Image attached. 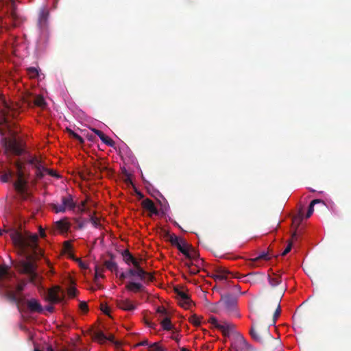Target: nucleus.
<instances>
[{"mask_svg":"<svg viewBox=\"0 0 351 351\" xmlns=\"http://www.w3.org/2000/svg\"><path fill=\"white\" fill-rule=\"evenodd\" d=\"M9 234L14 245L19 248L21 252L24 254L25 258V260H22L19 263V270L23 274H27L31 282L37 284L38 275L36 271V265L35 261L43 256L42 251L37 245L38 236L33 234L25 239L21 232L16 230H10Z\"/></svg>","mask_w":351,"mask_h":351,"instance_id":"nucleus-1","label":"nucleus"},{"mask_svg":"<svg viewBox=\"0 0 351 351\" xmlns=\"http://www.w3.org/2000/svg\"><path fill=\"white\" fill-rule=\"evenodd\" d=\"M12 282V274L8 271V267L5 265H0V289L4 290L7 298L17 305L26 304V300L22 295H18L16 293L11 289Z\"/></svg>","mask_w":351,"mask_h":351,"instance_id":"nucleus-2","label":"nucleus"},{"mask_svg":"<svg viewBox=\"0 0 351 351\" xmlns=\"http://www.w3.org/2000/svg\"><path fill=\"white\" fill-rule=\"evenodd\" d=\"M237 297L230 293L221 295L219 302V304L224 313L230 316L239 317L240 315L237 311Z\"/></svg>","mask_w":351,"mask_h":351,"instance_id":"nucleus-3","label":"nucleus"},{"mask_svg":"<svg viewBox=\"0 0 351 351\" xmlns=\"http://www.w3.org/2000/svg\"><path fill=\"white\" fill-rule=\"evenodd\" d=\"M1 101L2 102V107L0 110V125H4L10 130V119L15 118L19 112L16 105L8 104L3 98H1Z\"/></svg>","mask_w":351,"mask_h":351,"instance_id":"nucleus-4","label":"nucleus"},{"mask_svg":"<svg viewBox=\"0 0 351 351\" xmlns=\"http://www.w3.org/2000/svg\"><path fill=\"white\" fill-rule=\"evenodd\" d=\"M17 180L14 183L16 191L21 193L25 194L27 190L28 180L25 177V164L18 160L16 164Z\"/></svg>","mask_w":351,"mask_h":351,"instance_id":"nucleus-5","label":"nucleus"},{"mask_svg":"<svg viewBox=\"0 0 351 351\" xmlns=\"http://www.w3.org/2000/svg\"><path fill=\"white\" fill-rule=\"evenodd\" d=\"M252 338L261 343H263L266 339H273L269 328L267 326H259L253 324L250 330Z\"/></svg>","mask_w":351,"mask_h":351,"instance_id":"nucleus-6","label":"nucleus"},{"mask_svg":"<svg viewBox=\"0 0 351 351\" xmlns=\"http://www.w3.org/2000/svg\"><path fill=\"white\" fill-rule=\"evenodd\" d=\"M130 276L136 277L141 281L149 282L154 280V276L146 271L140 265V263H134V268L128 269Z\"/></svg>","mask_w":351,"mask_h":351,"instance_id":"nucleus-7","label":"nucleus"},{"mask_svg":"<svg viewBox=\"0 0 351 351\" xmlns=\"http://www.w3.org/2000/svg\"><path fill=\"white\" fill-rule=\"evenodd\" d=\"M52 210L56 213H64L66 209L74 210L75 208V203L73 201V197L70 194L61 197V204H52Z\"/></svg>","mask_w":351,"mask_h":351,"instance_id":"nucleus-8","label":"nucleus"},{"mask_svg":"<svg viewBox=\"0 0 351 351\" xmlns=\"http://www.w3.org/2000/svg\"><path fill=\"white\" fill-rule=\"evenodd\" d=\"M3 146L7 153L19 156L23 152L21 143L15 137L12 139L4 138Z\"/></svg>","mask_w":351,"mask_h":351,"instance_id":"nucleus-9","label":"nucleus"},{"mask_svg":"<svg viewBox=\"0 0 351 351\" xmlns=\"http://www.w3.org/2000/svg\"><path fill=\"white\" fill-rule=\"evenodd\" d=\"M64 298V293L59 286H54L47 291L46 299L51 303L62 302Z\"/></svg>","mask_w":351,"mask_h":351,"instance_id":"nucleus-10","label":"nucleus"},{"mask_svg":"<svg viewBox=\"0 0 351 351\" xmlns=\"http://www.w3.org/2000/svg\"><path fill=\"white\" fill-rule=\"evenodd\" d=\"M27 163L32 165L36 169V178L38 180L42 179L46 173L48 169L44 167L42 160L37 157L34 156L27 160Z\"/></svg>","mask_w":351,"mask_h":351,"instance_id":"nucleus-11","label":"nucleus"},{"mask_svg":"<svg viewBox=\"0 0 351 351\" xmlns=\"http://www.w3.org/2000/svg\"><path fill=\"white\" fill-rule=\"evenodd\" d=\"M210 322L214 325L215 328L219 329L225 336H228L230 332H232L234 329V324L228 322L219 324L217 318L215 317L210 318Z\"/></svg>","mask_w":351,"mask_h":351,"instance_id":"nucleus-12","label":"nucleus"},{"mask_svg":"<svg viewBox=\"0 0 351 351\" xmlns=\"http://www.w3.org/2000/svg\"><path fill=\"white\" fill-rule=\"evenodd\" d=\"M26 305H27L28 310L32 313H41L43 311L42 305L35 298L27 300Z\"/></svg>","mask_w":351,"mask_h":351,"instance_id":"nucleus-13","label":"nucleus"},{"mask_svg":"<svg viewBox=\"0 0 351 351\" xmlns=\"http://www.w3.org/2000/svg\"><path fill=\"white\" fill-rule=\"evenodd\" d=\"M142 207L149 212V216L151 217L152 215H158V211L156 208L154 202L149 199L146 198L141 202Z\"/></svg>","mask_w":351,"mask_h":351,"instance_id":"nucleus-14","label":"nucleus"},{"mask_svg":"<svg viewBox=\"0 0 351 351\" xmlns=\"http://www.w3.org/2000/svg\"><path fill=\"white\" fill-rule=\"evenodd\" d=\"M175 292L179 298L180 305L186 308H188L191 302L190 297L178 288L175 289Z\"/></svg>","mask_w":351,"mask_h":351,"instance_id":"nucleus-15","label":"nucleus"},{"mask_svg":"<svg viewBox=\"0 0 351 351\" xmlns=\"http://www.w3.org/2000/svg\"><path fill=\"white\" fill-rule=\"evenodd\" d=\"M93 337L95 339L97 340L101 343H104L106 341H110L112 343H117V342L114 341V337L113 335L106 336L102 331L94 332Z\"/></svg>","mask_w":351,"mask_h":351,"instance_id":"nucleus-16","label":"nucleus"},{"mask_svg":"<svg viewBox=\"0 0 351 351\" xmlns=\"http://www.w3.org/2000/svg\"><path fill=\"white\" fill-rule=\"evenodd\" d=\"M116 304L119 308L123 311H131L136 308V306L128 299L117 300Z\"/></svg>","mask_w":351,"mask_h":351,"instance_id":"nucleus-17","label":"nucleus"},{"mask_svg":"<svg viewBox=\"0 0 351 351\" xmlns=\"http://www.w3.org/2000/svg\"><path fill=\"white\" fill-rule=\"evenodd\" d=\"M71 224L66 219H61L56 222V228L61 232L66 233L69 231Z\"/></svg>","mask_w":351,"mask_h":351,"instance_id":"nucleus-18","label":"nucleus"},{"mask_svg":"<svg viewBox=\"0 0 351 351\" xmlns=\"http://www.w3.org/2000/svg\"><path fill=\"white\" fill-rule=\"evenodd\" d=\"M267 280L269 285L274 288L282 283V277L280 275L273 273L268 274Z\"/></svg>","mask_w":351,"mask_h":351,"instance_id":"nucleus-19","label":"nucleus"},{"mask_svg":"<svg viewBox=\"0 0 351 351\" xmlns=\"http://www.w3.org/2000/svg\"><path fill=\"white\" fill-rule=\"evenodd\" d=\"M125 289L128 291L132 292L145 291V287L141 283L136 282H130L128 284L126 285Z\"/></svg>","mask_w":351,"mask_h":351,"instance_id":"nucleus-20","label":"nucleus"},{"mask_svg":"<svg viewBox=\"0 0 351 351\" xmlns=\"http://www.w3.org/2000/svg\"><path fill=\"white\" fill-rule=\"evenodd\" d=\"M121 255L123 256L124 262L127 265H130L132 263L134 265V263H140L136 258H135L132 256V254L129 252L128 250H124L121 252Z\"/></svg>","mask_w":351,"mask_h":351,"instance_id":"nucleus-21","label":"nucleus"},{"mask_svg":"<svg viewBox=\"0 0 351 351\" xmlns=\"http://www.w3.org/2000/svg\"><path fill=\"white\" fill-rule=\"evenodd\" d=\"M258 276L263 277V274L260 273V272H252V273H249L245 276H243L242 277L245 278L244 280V282H250V283H256L258 281V280L257 279Z\"/></svg>","mask_w":351,"mask_h":351,"instance_id":"nucleus-22","label":"nucleus"},{"mask_svg":"<svg viewBox=\"0 0 351 351\" xmlns=\"http://www.w3.org/2000/svg\"><path fill=\"white\" fill-rule=\"evenodd\" d=\"M176 247L181 253L186 256L188 255V250H189L191 245H189L184 239H180V241Z\"/></svg>","mask_w":351,"mask_h":351,"instance_id":"nucleus-23","label":"nucleus"},{"mask_svg":"<svg viewBox=\"0 0 351 351\" xmlns=\"http://www.w3.org/2000/svg\"><path fill=\"white\" fill-rule=\"evenodd\" d=\"M34 106L44 108L46 106V101L42 95L36 96L32 101H30Z\"/></svg>","mask_w":351,"mask_h":351,"instance_id":"nucleus-24","label":"nucleus"},{"mask_svg":"<svg viewBox=\"0 0 351 351\" xmlns=\"http://www.w3.org/2000/svg\"><path fill=\"white\" fill-rule=\"evenodd\" d=\"M160 324H161L163 330H171L173 329V326L171 324L170 318L168 316H166V317L160 319Z\"/></svg>","mask_w":351,"mask_h":351,"instance_id":"nucleus-25","label":"nucleus"},{"mask_svg":"<svg viewBox=\"0 0 351 351\" xmlns=\"http://www.w3.org/2000/svg\"><path fill=\"white\" fill-rule=\"evenodd\" d=\"M104 265L108 270L112 272L114 271L116 274H117L119 267L117 263L112 260L106 261L104 262Z\"/></svg>","mask_w":351,"mask_h":351,"instance_id":"nucleus-26","label":"nucleus"},{"mask_svg":"<svg viewBox=\"0 0 351 351\" xmlns=\"http://www.w3.org/2000/svg\"><path fill=\"white\" fill-rule=\"evenodd\" d=\"M319 203L324 204V202L322 200L318 199H313V201H311V202L310 203V205L308 206V211L306 214V218H309L312 215V214L314 211L315 204H319Z\"/></svg>","mask_w":351,"mask_h":351,"instance_id":"nucleus-27","label":"nucleus"},{"mask_svg":"<svg viewBox=\"0 0 351 351\" xmlns=\"http://www.w3.org/2000/svg\"><path fill=\"white\" fill-rule=\"evenodd\" d=\"M185 256L190 260H195L199 257V253L191 245L188 250V255H186Z\"/></svg>","mask_w":351,"mask_h":351,"instance_id":"nucleus-28","label":"nucleus"},{"mask_svg":"<svg viewBox=\"0 0 351 351\" xmlns=\"http://www.w3.org/2000/svg\"><path fill=\"white\" fill-rule=\"evenodd\" d=\"M167 238L168 241L171 243L172 245L176 246L180 241V239L174 234H167Z\"/></svg>","mask_w":351,"mask_h":351,"instance_id":"nucleus-29","label":"nucleus"},{"mask_svg":"<svg viewBox=\"0 0 351 351\" xmlns=\"http://www.w3.org/2000/svg\"><path fill=\"white\" fill-rule=\"evenodd\" d=\"M27 74L30 78L35 79L38 77V70L35 67H29L27 69Z\"/></svg>","mask_w":351,"mask_h":351,"instance_id":"nucleus-30","label":"nucleus"},{"mask_svg":"<svg viewBox=\"0 0 351 351\" xmlns=\"http://www.w3.org/2000/svg\"><path fill=\"white\" fill-rule=\"evenodd\" d=\"M13 176L14 173L9 170L1 176V180L3 182H8L12 178Z\"/></svg>","mask_w":351,"mask_h":351,"instance_id":"nucleus-31","label":"nucleus"},{"mask_svg":"<svg viewBox=\"0 0 351 351\" xmlns=\"http://www.w3.org/2000/svg\"><path fill=\"white\" fill-rule=\"evenodd\" d=\"M149 351H166V350L159 343L155 342L149 346Z\"/></svg>","mask_w":351,"mask_h":351,"instance_id":"nucleus-32","label":"nucleus"},{"mask_svg":"<svg viewBox=\"0 0 351 351\" xmlns=\"http://www.w3.org/2000/svg\"><path fill=\"white\" fill-rule=\"evenodd\" d=\"M66 130H67V132H68L69 134L71 137H73V138H74L75 139H76L77 141H79V143H80V144H82H82L84 143V139L82 138V137H81V136H80V135H78L77 133H75V132H73V131L72 130H71V129H68V128H67Z\"/></svg>","mask_w":351,"mask_h":351,"instance_id":"nucleus-33","label":"nucleus"},{"mask_svg":"<svg viewBox=\"0 0 351 351\" xmlns=\"http://www.w3.org/2000/svg\"><path fill=\"white\" fill-rule=\"evenodd\" d=\"M261 259H264V260H269V259H270L269 254L267 252H262L259 256H258L257 257H256L254 258H251L250 261L252 263H254V262H256V261H259Z\"/></svg>","mask_w":351,"mask_h":351,"instance_id":"nucleus-34","label":"nucleus"},{"mask_svg":"<svg viewBox=\"0 0 351 351\" xmlns=\"http://www.w3.org/2000/svg\"><path fill=\"white\" fill-rule=\"evenodd\" d=\"M101 141L105 143L106 145L110 147H114L115 143L113 140H112L108 136H106L105 134L103 136H101Z\"/></svg>","mask_w":351,"mask_h":351,"instance_id":"nucleus-35","label":"nucleus"},{"mask_svg":"<svg viewBox=\"0 0 351 351\" xmlns=\"http://www.w3.org/2000/svg\"><path fill=\"white\" fill-rule=\"evenodd\" d=\"M95 269V281L97 282V280L99 277H101V278L104 277V276L102 274L104 269L102 267H100L99 266L96 265Z\"/></svg>","mask_w":351,"mask_h":351,"instance_id":"nucleus-36","label":"nucleus"},{"mask_svg":"<svg viewBox=\"0 0 351 351\" xmlns=\"http://www.w3.org/2000/svg\"><path fill=\"white\" fill-rule=\"evenodd\" d=\"M156 313L159 315L158 319H160L167 316V310L162 306H158L157 308Z\"/></svg>","mask_w":351,"mask_h":351,"instance_id":"nucleus-37","label":"nucleus"},{"mask_svg":"<svg viewBox=\"0 0 351 351\" xmlns=\"http://www.w3.org/2000/svg\"><path fill=\"white\" fill-rule=\"evenodd\" d=\"M189 322L195 326H198L201 324L200 318L196 315H192L189 318Z\"/></svg>","mask_w":351,"mask_h":351,"instance_id":"nucleus-38","label":"nucleus"},{"mask_svg":"<svg viewBox=\"0 0 351 351\" xmlns=\"http://www.w3.org/2000/svg\"><path fill=\"white\" fill-rule=\"evenodd\" d=\"M88 221L96 228H99L101 226V223H100L99 219V218H97L96 217L90 216Z\"/></svg>","mask_w":351,"mask_h":351,"instance_id":"nucleus-39","label":"nucleus"},{"mask_svg":"<svg viewBox=\"0 0 351 351\" xmlns=\"http://www.w3.org/2000/svg\"><path fill=\"white\" fill-rule=\"evenodd\" d=\"M280 312H281V309H280V301H279L278 302L277 308L274 313V316H273L274 323H275L276 319L278 318V317L280 314Z\"/></svg>","mask_w":351,"mask_h":351,"instance_id":"nucleus-40","label":"nucleus"},{"mask_svg":"<svg viewBox=\"0 0 351 351\" xmlns=\"http://www.w3.org/2000/svg\"><path fill=\"white\" fill-rule=\"evenodd\" d=\"M25 285L26 284L25 282H21L20 283H19L16 287L15 292L16 293V294L21 293L24 290Z\"/></svg>","mask_w":351,"mask_h":351,"instance_id":"nucleus-41","label":"nucleus"},{"mask_svg":"<svg viewBox=\"0 0 351 351\" xmlns=\"http://www.w3.org/2000/svg\"><path fill=\"white\" fill-rule=\"evenodd\" d=\"M67 293L70 298H74L77 294V289L73 287H71L68 289Z\"/></svg>","mask_w":351,"mask_h":351,"instance_id":"nucleus-42","label":"nucleus"},{"mask_svg":"<svg viewBox=\"0 0 351 351\" xmlns=\"http://www.w3.org/2000/svg\"><path fill=\"white\" fill-rule=\"evenodd\" d=\"M291 248H292V242L290 241L288 243L286 248L285 249V250L282 252L281 256H286L291 251Z\"/></svg>","mask_w":351,"mask_h":351,"instance_id":"nucleus-43","label":"nucleus"},{"mask_svg":"<svg viewBox=\"0 0 351 351\" xmlns=\"http://www.w3.org/2000/svg\"><path fill=\"white\" fill-rule=\"evenodd\" d=\"M79 307L83 312H87L88 311V307L86 302H80Z\"/></svg>","mask_w":351,"mask_h":351,"instance_id":"nucleus-44","label":"nucleus"},{"mask_svg":"<svg viewBox=\"0 0 351 351\" xmlns=\"http://www.w3.org/2000/svg\"><path fill=\"white\" fill-rule=\"evenodd\" d=\"M96 168H97L98 170H99L100 171L108 170L107 167H106V165H105L104 163H103L102 162H99L97 165Z\"/></svg>","mask_w":351,"mask_h":351,"instance_id":"nucleus-45","label":"nucleus"},{"mask_svg":"<svg viewBox=\"0 0 351 351\" xmlns=\"http://www.w3.org/2000/svg\"><path fill=\"white\" fill-rule=\"evenodd\" d=\"M101 311L106 315H109L110 308L105 304H101Z\"/></svg>","mask_w":351,"mask_h":351,"instance_id":"nucleus-46","label":"nucleus"},{"mask_svg":"<svg viewBox=\"0 0 351 351\" xmlns=\"http://www.w3.org/2000/svg\"><path fill=\"white\" fill-rule=\"evenodd\" d=\"M78 208L81 213L86 212L87 210L86 208V201L82 202L81 205L79 206Z\"/></svg>","mask_w":351,"mask_h":351,"instance_id":"nucleus-47","label":"nucleus"},{"mask_svg":"<svg viewBox=\"0 0 351 351\" xmlns=\"http://www.w3.org/2000/svg\"><path fill=\"white\" fill-rule=\"evenodd\" d=\"M215 278V280H225L227 278V276H224L221 273H218L217 275L214 276L213 277Z\"/></svg>","mask_w":351,"mask_h":351,"instance_id":"nucleus-48","label":"nucleus"},{"mask_svg":"<svg viewBox=\"0 0 351 351\" xmlns=\"http://www.w3.org/2000/svg\"><path fill=\"white\" fill-rule=\"evenodd\" d=\"M92 131L95 134H97L99 137L100 139H101V136H103L104 135V134L101 130H97V129H95V128H93Z\"/></svg>","mask_w":351,"mask_h":351,"instance_id":"nucleus-49","label":"nucleus"},{"mask_svg":"<svg viewBox=\"0 0 351 351\" xmlns=\"http://www.w3.org/2000/svg\"><path fill=\"white\" fill-rule=\"evenodd\" d=\"M64 247L66 251L71 250L72 246L69 241H65L64 243Z\"/></svg>","mask_w":351,"mask_h":351,"instance_id":"nucleus-50","label":"nucleus"},{"mask_svg":"<svg viewBox=\"0 0 351 351\" xmlns=\"http://www.w3.org/2000/svg\"><path fill=\"white\" fill-rule=\"evenodd\" d=\"M128 271L127 273L122 272L119 274V279L123 282L126 278L129 277Z\"/></svg>","mask_w":351,"mask_h":351,"instance_id":"nucleus-51","label":"nucleus"},{"mask_svg":"<svg viewBox=\"0 0 351 351\" xmlns=\"http://www.w3.org/2000/svg\"><path fill=\"white\" fill-rule=\"evenodd\" d=\"M171 339H174L176 342H179L180 337L178 333L177 332H173L171 336Z\"/></svg>","mask_w":351,"mask_h":351,"instance_id":"nucleus-52","label":"nucleus"},{"mask_svg":"<svg viewBox=\"0 0 351 351\" xmlns=\"http://www.w3.org/2000/svg\"><path fill=\"white\" fill-rule=\"evenodd\" d=\"M198 271H199V270H198V269L196 267L192 266V267H191L189 269V272L191 274H196L197 273H198Z\"/></svg>","mask_w":351,"mask_h":351,"instance_id":"nucleus-53","label":"nucleus"},{"mask_svg":"<svg viewBox=\"0 0 351 351\" xmlns=\"http://www.w3.org/2000/svg\"><path fill=\"white\" fill-rule=\"evenodd\" d=\"M217 272L218 273H221V274H222L224 276H226L228 274H229V271L227 269H224V268L219 269L217 270Z\"/></svg>","mask_w":351,"mask_h":351,"instance_id":"nucleus-54","label":"nucleus"},{"mask_svg":"<svg viewBox=\"0 0 351 351\" xmlns=\"http://www.w3.org/2000/svg\"><path fill=\"white\" fill-rule=\"evenodd\" d=\"M46 173H47L53 177H58V175L53 170L48 169V171H47Z\"/></svg>","mask_w":351,"mask_h":351,"instance_id":"nucleus-55","label":"nucleus"},{"mask_svg":"<svg viewBox=\"0 0 351 351\" xmlns=\"http://www.w3.org/2000/svg\"><path fill=\"white\" fill-rule=\"evenodd\" d=\"M77 261L79 262V265L81 268L86 269L87 267L86 265L82 261H80V259H77Z\"/></svg>","mask_w":351,"mask_h":351,"instance_id":"nucleus-56","label":"nucleus"},{"mask_svg":"<svg viewBox=\"0 0 351 351\" xmlns=\"http://www.w3.org/2000/svg\"><path fill=\"white\" fill-rule=\"evenodd\" d=\"M145 324H146L147 326H148L150 328H155V327H156V324L154 323L151 322L145 321Z\"/></svg>","mask_w":351,"mask_h":351,"instance_id":"nucleus-57","label":"nucleus"},{"mask_svg":"<svg viewBox=\"0 0 351 351\" xmlns=\"http://www.w3.org/2000/svg\"><path fill=\"white\" fill-rule=\"evenodd\" d=\"M149 342L147 340H144L137 344V346H148Z\"/></svg>","mask_w":351,"mask_h":351,"instance_id":"nucleus-58","label":"nucleus"},{"mask_svg":"<svg viewBox=\"0 0 351 351\" xmlns=\"http://www.w3.org/2000/svg\"><path fill=\"white\" fill-rule=\"evenodd\" d=\"M46 310L49 313H52L54 311V307L52 305H49L46 306Z\"/></svg>","mask_w":351,"mask_h":351,"instance_id":"nucleus-59","label":"nucleus"},{"mask_svg":"<svg viewBox=\"0 0 351 351\" xmlns=\"http://www.w3.org/2000/svg\"><path fill=\"white\" fill-rule=\"evenodd\" d=\"M86 222H87V221L85 220L82 222L79 223V224H78L79 228H80V229L82 228L84 226V225L86 223Z\"/></svg>","mask_w":351,"mask_h":351,"instance_id":"nucleus-60","label":"nucleus"},{"mask_svg":"<svg viewBox=\"0 0 351 351\" xmlns=\"http://www.w3.org/2000/svg\"><path fill=\"white\" fill-rule=\"evenodd\" d=\"M87 138L90 141H94V138H95V136L92 134L90 135H87Z\"/></svg>","mask_w":351,"mask_h":351,"instance_id":"nucleus-61","label":"nucleus"},{"mask_svg":"<svg viewBox=\"0 0 351 351\" xmlns=\"http://www.w3.org/2000/svg\"><path fill=\"white\" fill-rule=\"evenodd\" d=\"M40 234L42 237H44L45 236V230L42 228L40 229Z\"/></svg>","mask_w":351,"mask_h":351,"instance_id":"nucleus-62","label":"nucleus"},{"mask_svg":"<svg viewBox=\"0 0 351 351\" xmlns=\"http://www.w3.org/2000/svg\"><path fill=\"white\" fill-rule=\"evenodd\" d=\"M185 265L189 268V269L192 267V266L193 265L192 263H185Z\"/></svg>","mask_w":351,"mask_h":351,"instance_id":"nucleus-63","label":"nucleus"},{"mask_svg":"<svg viewBox=\"0 0 351 351\" xmlns=\"http://www.w3.org/2000/svg\"><path fill=\"white\" fill-rule=\"evenodd\" d=\"M180 351H190V350H189L188 349H186V348H182L180 349Z\"/></svg>","mask_w":351,"mask_h":351,"instance_id":"nucleus-64","label":"nucleus"}]
</instances>
